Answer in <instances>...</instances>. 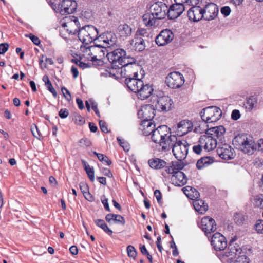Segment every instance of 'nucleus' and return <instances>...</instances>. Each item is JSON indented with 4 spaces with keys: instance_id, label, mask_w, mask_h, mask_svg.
<instances>
[{
    "instance_id": "nucleus-60",
    "label": "nucleus",
    "mask_w": 263,
    "mask_h": 263,
    "mask_svg": "<svg viewBox=\"0 0 263 263\" xmlns=\"http://www.w3.org/2000/svg\"><path fill=\"white\" fill-rule=\"evenodd\" d=\"M99 125L101 130L104 133H107L108 129L106 123L103 121H100Z\"/></svg>"
},
{
    "instance_id": "nucleus-18",
    "label": "nucleus",
    "mask_w": 263,
    "mask_h": 263,
    "mask_svg": "<svg viewBox=\"0 0 263 263\" xmlns=\"http://www.w3.org/2000/svg\"><path fill=\"white\" fill-rule=\"evenodd\" d=\"M173 102L168 96H162L157 99L155 106L158 111H167L171 109Z\"/></svg>"
},
{
    "instance_id": "nucleus-25",
    "label": "nucleus",
    "mask_w": 263,
    "mask_h": 263,
    "mask_svg": "<svg viewBox=\"0 0 263 263\" xmlns=\"http://www.w3.org/2000/svg\"><path fill=\"white\" fill-rule=\"evenodd\" d=\"M189 20L194 22H198L203 18L202 8L200 6H193L187 11Z\"/></svg>"
},
{
    "instance_id": "nucleus-44",
    "label": "nucleus",
    "mask_w": 263,
    "mask_h": 263,
    "mask_svg": "<svg viewBox=\"0 0 263 263\" xmlns=\"http://www.w3.org/2000/svg\"><path fill=\"white\" fill-rule=\"evenodd\" d=\"M203 146L199 143V140L197 143L193 146V151L196 154H200Z\"/></svg>"
},
{
    "instance_id": "nucleus-33",
    "label": "nucleus",
    "mask_w": 263,
    "mask_h": 263,
    "mask_svg": "<svg viewBox=\"0 0 263 263\" xmlns=\"http://www.w3.org/2000/svg\"><path fill=\"white\" fill-rule=\"evenodd\" d=\"M106 220L109 223H111L112 221L116 223H120L122 225H124L125 221L124 218L120 215L108 214L105 217Z\"/></svg>"
},
{
    "instance_id": "nucleus-2",
    "label": "nucleus",
    "mask_w": 263,
    "mask_h": 263,
    "mask_svg": "<svg viewBox=\"0 0 263 263\" xmlns=\"http://www.w3.org/2000/svg\"><path fill=\"white\" fill-rule=\"evenodd\" d=\"M151 138L152 141L158 144L164 152L170 150L171 144L176 141V137L172 135L170 128L164 125L159 126L156 128L153 131Z\"/></svg>"
},
{
    "instance_id": "nucleus-19",
    "label": "nucleus",
    "mask_w": 263,
    "mask_h": 263,
    "mask_svg": "<svg viewBox=\"0 0 263 263\" xmlns=\"http://www.w3.org/2000/svg\"><path fill=\"white\" fill-rule=\"evenodd\" d=\"M199 143L202 145L204 149L208 151L213 150L217 144L216 139L206 134L200 136Z\"/></svg>"
},
{
    "instance_id": "nucleus-54",
    "label": "nucleus",
    "mask_w": 263,
    "mask_h": 263,
    "mask_svg": "<svg viewBox=\"0 0 263 263\" xmlns=\"http://www.w3.org/2000/svg\"><path fill=\"white\" fill-rule=\"evenodd\" d=\"M73 61L74 62V63L77 65H78L80 67L82 68L83 69L87 68V67H88V65L87 64H86L85 63H84V62L81 61L79 60H78V59L73 60V59H72V62H73Z\"/></svg>"
},
{
    "instance_id": "nucleus-52",
    "label": "nucleus",
    "mask_w": 263,
    "mask_h": 263,
    "mask_svg": "<svg viewBox=\"0 0 263 263\" xmlns=\"http://www.w3.org/2000/svg\"><path fill=\"white\" fill-rule=\"evenodd\" d=\"M234 220L235 221L236 223L238 224H240L244 220V218L241 214H237L234 216Z\"/></svg>"
},
{
    "instance_id": "nucleus-45",
    "label": "nucleus",
    "mask_w": 263,
    "mask_h": 263,
    "mask_svg": "<svg viewBox=\"0 0 263 263\" xmlns=\"http://www.w3.org/2000/svg\"><path fill=\"white\" fill-rule=\"evenodd\" d=\"M117 140L120 145L122 146L125 151L128 152L129 150V145L126 142L124 139H121L119 138H117Z\"/></svg>"
},
{
    "instance_id": "nucleus-50",
    "label": "nucleus",
    "mask_w": 263,
    "mask_h": 263,
    "mask_svg": "<svg viewBox=\"0 0 263 263\" xmlns=\"http://www.w3.org/2000/svg\"><path fill=\"white\" fill-rule=\"evenodd\" d=\"M221 13L224 16H228L231 13V9L229 6H224L221 8Z\"/></svg>"
},
{
    "instance_id": "nucleus-7",
    "label": "nucleus",
    "mask_w": 263,
    "mask_h": 263,
    "mask_svg": "<svg viewBox=\"0 0 263 263\" xmlns=\"http://www.w3.org/2000/svg\"><path fill=\"white\" fill-rule=\"evenodd\" d=\"M79 29H81V26L78 18L71 16L67 18L66 22L62 24L60 34L62 37L66 39V33L69 35L78 34Z\"/></svg>"
},
{
    "instance_id": "nucleus-14",
    "label": "nucleus",
    "mask_w": 263,
    "mask_h": 263,
    "mask_svg": "<svg viewBox=\"0 0 263 263\" xmlns=\"http://www.w3.org/2000/svg\"><path fill=\"white\" fill-rule=\"evenodd\" d=\"M150 12L158 19H163L167 15V6L162 2H157L151 6Z\"/></svg>"
},
{
    "instance_id": "nucleus-58",
    "label": "nucleus",
    "mask_w": 263,
    "mask_h": 263,
    "mask_svg": "<svg viewBox=\"0 0 263 263\" xmlns=\"http://www.w3.org/2000/svg\"><path fill=\"white\" fill-rule=\"evenodd\" d=\"M69 112L66 109H61L59 112V115L62 119H64L67 117Z\"/></svg>"
},
{
    "instance_id": "nucleus-21",
    "label": "nucleus",
    "mask_w": 263,
    "mask_h": 263,
    "mask_svg": "<svg viewBox=\"0 0 263 263\" xmlns=\"http://www.w3.org/2000/svg\"><path fill=\"white\" fill-rule=\"evenodd\" d=\"M203 14H204L203 18L207 21L214 20L217 16L218 13V8L217 6L213 3L207 4L202 9Z\"/></svg>"
},
{
    "instance_id": "nucleus-23",
    "label": "nucleus",
    "mask_w": 263,
    "mask_h": 263,
    "mask_svg": "<svg viewBox=\"0 0 263 263\" xmlns=\"http://www.w3.org/2000/svg\"><path fill=\"white\" fill-rule=\"evenodd\" d=\"M193 128L192 122L189 120H184L177 124L176 133L179 136H182L191 132Z\"/></svg>"
},
{
    "instance_id": "nucleus-62",
    "label": "nucleus",
    "mask_w": 263,
    "mask_h": 263,
    "mask_svg": "<svg viewBox=\"0 0 263 263\" xmlns=\"http://www.w3.org/2000/svg\"><path fill=\"white\" fill-rule=\"evenodd\" d=\"M75 122L77 124L81 125L84 124L85 120L81 116H78L75 118Z\"/></svg>"
},
{
    "instance_id": "nucleus-27",
    "label": "nucleus",
    "mask_w": 263,
    "mask_h": 263,
    "mask_svg": "<svg viewBox=\"0 0 263 263\" xmlns=\"http://www.w3.org/2000/svg\"><path fill=\"white\" fill-rule=\"evenodd\" d=\"M155 124L151 120H143L140 124L139 129L145 136L152 135L155 130Z\"/></svg>"
},
{
    "instance_id": "nucleus-15",
    "label": "nucleus",
    "mask_w": 263,
    "mask_h": 263,
    "mask_svg": "<svg viewBox=\"0 0 263 263\" xmlns=\"http://www.w3.org/2000/svg\"><path fill=\"white\" fill-rule=\"evenodd\" d=\"M174 37V33L171 30L164 29L156 36L155 42L159 46H165L172 41Z\"/></svg>"
},
{
    "instance_id": "nucleus-12",
    "label": "nucleus",
    "mask_w": 263,
    "mask_h": 263,
    "mask_svg": "<svg viewBox=\"0 0 263 263\" xmlns=\"http://www.w3.org/2000/svg\"><path fill=\"white\" fill-rule=\"evenodd\" d=\"M130 71H124L123 76L121 77L126 78L125 84L127 85L128 88L132 91L137 93L138 90L142 85L144 84L143 82L140 79H138L137 72H134V75L129 73Z\"/></svg>"
},
{
    "instance_id": "nucleus-32",
    "label": "nucleus",
    "mask_w": 263,
    "mask_h": 263,
    "mask_svg": "<svg viewBox=\"0 0 263 263\" xmlns=\"http://www.w3.org/2000/svg\"><path fill=\"white\" fill-rule=\"evenodd\" d=\"M149 166L154 169H161L164 167H166V162L163 160L155 158L149 159L148 161Z\"/></svg>"
},
{
    "instance_id": "nucleus-5",
    "label": "nucleus",
    "mask_w": 263,
    "mask_h": 263,
    "mask_svg": "<svg viewBox=\"0 0 263 263\" xmlns=\"http://www.w3.org/2000/svg\"><path fill=\"white\" fill-rule=\"evenodd\" d=\"M233 143L237 148L240 149L245 153H250L255 147L254 141L252 137L247 134H239L234 138Z\"/></svg>"
},
{
    "instance_id": "nucleus-4",
    "label": "nucleus",
    "mask_w": 263,
    "mask_h": 263,
    "mask_svg": "<svg viewBox=\"0 0 263 263\" xmlns=\"http://www.w3.org/2000/svg\"><path fill=\"white\" fill-rule=\"evenodd\" d=\"M98 41L95 42L94 45L86 47L84 52L89 57L88 59L92 61L93 64L101 65L103 63V59L108 51Z\"/></svg>"
},
{
    "instance_id": "nucleus-17",
    "label": "nucleus",
    "mask_w": 263,
    "mask_h": 263,
    "mask_svg": "<svg viewBox=\"0 0 263 263\" xmlns=\"http://www.w3.org/2000/svg\"><path fill=\"white\" fill-rule=\"evenodd\" d=\"M211 243L216 251L223 250L227 246V242L224 236L218 232L213 235Z\"/></svg>"
},
{
    "instance_id": "nucleus-11",
    "label": "nucleus",
    "mask_w": 263,
    "mask_h": 263,
    "mask_svg": "<svg viewBox=\"0 0 263 263\" xmlns=\"http://www.w3.org/2000/svg\"><path fill=\"white\" fill-rule=\"evenodd\" d=\"M77 4L74 0H63L58 5L53 6V8L57 13L61 15L73 13L77 9Z\"/></svg>"
},
{
    "instance_id": "nucleus-37",
    "label": "nucleus",
    "mask_w": 263,
    "mask_h": 263,
    "mask_svg": "<svg viewBox=\"0 0 263 263\" xmlns=\"http://www.w3.org/2000/svg\"><path fill=\"white\" fill-rule=\"evenodd\" d=\"M119 34L121 36L126 37L130 36L132 33V28L126 24H121L118 28Z\"/></svg>"
},
{
    "instance_id": "nucleus-6",
    "label": "nucleus",
    "mask_w": 263,
    "mask_h": 263,
    "mask_svg": "<svg viewBox=\"0 0 263 263\" xmlns=\"http://www.w3.org/2000/svg\"><path fill=\"white\" fill-rule=\"evenodd\" d=\"M98 32L97 29L92 25H85L79 29L78 34L79 40L85 44H88L97 41Z\"/></svg>"
},
{
    "instance_id": "nucleus-46",
    "label": "nucleus",
    "mask_w": 263,
    "mask_h": 263,
    "mask_svg": "<svg viewBox=\"0 0 263 263\" xmlns=\"http://www.w3.org/2000/svg\"><path fill=\"white\" fill-rule=\"evenodd\" d=\"M127 252L129 257L134 258L136 257L137 252L135 248L132 246H128L127 247Z\"/></svg>"
},
{
    "instance_id": "nucleus-55",
    "label": "nucleus",
    "mask_w": 263,
    "mask_h": 263,
    "mask_svg": "<svg viewBox=\"0 0 263 263\" xmlns=\"http://www.w3.org/2000/svg\"><path fill=\"white\" fill-rule=\"evenodd\" d=\"M240 117V112L238 110L235 109L232 111L231 114V118L233 120H237Z\"/></svg>"
},
{
    "instance_id": "nucleus-47",
    "label": "nucleus",
    "mask_w": 263,
    "mask_h": 263,
    "mask_svg": "<svg viewBox=\"0 0 263 263\" xmlns=\"http://www.w3.org/2000/svg\"><path fill=\"white\" fill-rule=\"evenodd\" d=\"M31 130L33 135L37 139H39L41 135L36 125L33 124L31 127Z\"/></svg>"
},
{
    "instance_id": "nucleus-1",
    "label": "nucleus",
    "mask_w": 263,
    "mask_h": 263,
    "mask_svg": "<svg viewBox=\"0 0 263 263\" xmlns=\"http://www.w3.org/2000/svg\"><path fill=\"white\" fill-rule=\"evenodd\" d=\"M106 56L112 66L118 68L121 76H123L124 71H130L132 69H134L133 63L134 64V67H136L135 60L133 58L126 57V51L123 49L116 48L112 50L109 49V51H107Z\"/></svg>"
},
{
    "instance_id": "nucleus-40",
    "label": "nucleus",
    "mask_w": 263,
    "mask_h": 263,
    "mask_svg": "<svg viewBox=\"0 0 263 263\" xmlns=\"http://www.w3.org/2000/svg\"><path fill=\"white\" fill-rule=\"evenodd\" d=\"M206 123L204 121H199L195 123L193 125L194 132L197 133H202L205 132L206 133L208 130L206 129L207 125Z\"/></svg>"
},
{
    "instance_id": "nucleus-31",
    "label": "nucleus",
    "mask_w": 263,
    "mask_h": 263,
    "mask_svg": "<svg viewBox=\"0 0 263 263\" xmlns=\"http://www.w3.org/2000/svg\"><path fill=\"white\" fill-rule=\"evenodd\" d=\"M158 20L152 13H146L142 16V21L144 25L147 27H152L158 24Z\"/></svg>"
},
{
    "instance_id": "nucleus-13",
    "label": "nucleus",
    "mask_w": 263,
    "mask_h": 263,
    "mask_svg": "<svg viewBox=\"0 0 263 263\" xmlns=\"http://www.w3.org/2000/svg\"><path fill=\"white\" fill-rule=\"evenodd\" d=\"M165 82L167 86L173 89L180 87L184 83L183 75L179 72H172L166 78Z\"/></svg>"
},
{
    "instance_id": "nucleus-63",
    "label": "nucleus",
    "mask_w": 263,
    "mask_h": 263,
    "mask_svg": "<svg viewBox=\"0 0 263 263\" xmlns=\"http://www.w3.org/2000/svg\"><path fill=\"white\" fill-rule=\"evenodd\" d=\"M101 201H102V204L104 205L105 209L106 211L109 212L110 211V208H109V204L108 203L107 199V198L102 199Z\"/></svg>"
},
{
    "instance_id": "nucleus-56",
    "label": "nucleus",
    "mask_w": 263,
    "mask_h": 263,
    "mask_svg": "<svg viewBox=\"0 0 263 263\" xmlns=\"http://www.w3.org/2000/svg\"><path fill=\"white\" fill-rule=\"evenodd\" d=\"M89 101L91 104L92 109L95 111V113L97 115V116L100 117V115L99 111L97 108V103L92 100H89Z\"/></svg>"
},
{
    "instance_id": "nucleus-42",
    "label": "nucleus",
    "mask_w": 263,
    "mask_h": 263,
    "mask_svg": "<svg viewBox=\"0 0 263 263\" xmlns=\"http://www.w3.org/2000/svg\"><path fill=\"white\" fill-rule=\"evenodd\" d=\"M254 228L258 233L263 234V220H257L254 225Z\"/></svg>"
},
{
    "instance_id": "nucleus-20",
    "label": "nucleus",
    "mask_w": 263,
    "mask_h": 263,
    "mask_svg": "<svg viewBox=\"0 0 263 263\" xmlns=\"http://www.w3.org/2000/svg\"><path fill=\"white\" fill-rule=\"evenodd\" d=\"M233 243V240L230 241L229 249L230 251L229 252V255L227 256H238L237 258V262L238 263H249V258L245 255L240 256L241 253V249L238 246H236Z\"/></svg>"
},
{
    "instance_id": "nucleus-36",
    "label": "nucleus",
    "mask_w": 263,
    "mask_h": 263,
    "mask_svg": "<svg viewBox=\"0 0 263 263\" xmlns=\"http://www.w3.org/2000/svg\"><path fill=\"white\" fill-rule=\"evenodd\" d=\"M182 191L185 195L192 200H195L199 197V194L198 192L191 186L184 187L182 188Z\"/></svg>"
},
{
    "instance_id": "nucleus-43",
    "label": "nucleus",
    "mask_w": 263,
    "mask_h": 263,
    "mask_svg": "<svg viewBox=\"0 0 263 263\" xmlns=\"http://www.w3.org/2000/svg\"><path fill=\"white\" fill-rule=\"evenodd\" d=\"M175 3L183 5L186 3L189 5H197L200 2V0H174Z\"/></svg>"
},
{
    "instance_id": "nucleus-51",
    "label": "nucleus",
    "mask_w": 263,
    "mask_h": 263,
    "mask_svg": "<svg viewBox=\"0 0 263 263\" xmlns=\"http://www.w3.org/2000/svg\"><path fill=\"white\" fill-rule=\"evenodd\" d=\"M9 48V44L4 43L0 44V54H4L8 50Z\"/></svg>"
},
{
    "instance_id": "nucleus-38",
    "label": "nucleus",
    "mask_w": 263,
    "mask_h": 263,
    "mask_svg": "<svg viewBox=\"0 0 263 263\" xmlns=\"http://www.w3.org/2000/svg\"><path fill=\"white\" fill-rule=\"evenodd\" d=\"M257 99L256 97L251 96L248 98L244 102V107L249 111L252 110L256 106Z\"/></svg>"
},
{
    "instance_id": "nucleus-35",
    "label": "nucleus",
    "mask_w": 263,
    "mask_h": 263,
    "mask_svg": "<svg viewBox=\"0 0 263 263\" xmlns=\"http://www.w3.org/2000/svg\"><path fill=\"white\" fill-rule=\"evenodd\" d=\"M193 205L195 210L200 214L204 213L208 209V205L202 200H195Z\"/></svg>"
},
{
    "instance_id": "nucleus-24",
    "label": "nucleus",
    "mask_w": 263,
    "mask_h": 263,
    "mask_svg": "<svg viewBox=\"0 0 263 263\" xmlns=\"http://www.w3.org/2000/svg\"><path fill=\"white\" fill-rule=\"evenodd\" d=\"M155 112L156 109L154 108L153 105L147 104L142 107L138 112V115L141 116L144 120H152L155 116Z\"/></svg>"
},
{
    "instance_id": "nucleus-9",
    "label": "nucleus",
    "mask_w": 263,
    "mask_h": 263,
    "mask_svg": "<svg viewBox=\"0 0 263 263\" xmlns=\"http://www.w3.org/2000/svg\"><path fill=\"white\" fill-rule=\"evenodd\" d=\"M189 144L185 140L177 141L172 142L170 145V149L172 148V152L175 158L181 162L184 159L188 153Z\"/></svg>"
},
{
    "instance_id": "nucleus-61",
    "label": "nucleus",
    "mask_w": 263,
    "mask_h": 263,
    "mask_svg": "<svg viewBox=\"0 0 263 263\" xmlns=\"http://www.w3.org/2000/svg\"><path fill=\"white\" fill-rule=\"evenodd\" d=\"M147 34V31L145 29L143 28H139L135 34V35H137L138 36H145Z\"/></svg>"
},
{
    "instance_id": "nucleus-22",
    "label": "nucleus",
    "mask_w": 263,
    "mask_h": 263,
    "mask_svg": "<svg viewBox=\"0 0 263 263\" xmlns=\"http://www.w3.org/2000/svg\"><path fill=\"white\" fill-rule=\"evenodd\" d=\"M184 5L175 3L167 9V15L169 19L174 20L179 17L184 11Z\"/></svg>"
},
{
    "instance_id": "nucleus-64",
    "label": "nucleus",
    "mask_w": 263,
    "mask_h": 263,
    "mask_svg": "<svg viewBox=\"0 0 263 263\" xmlns=\"http://www.w3.org/2000/svg\"><path fill=\"white\" fill-rule=\"evenodd\" d=\"M154 195L156 198L157 201L160 202L161 199V193L160 191L158 190H156L154 192Z\"/></svg>"
},
{
    "instance_id": "nucleus-28",
    "label": "nucleus",
    "mask_w": 263,
    "mask_h": 263,
    "mask_svg": "<svg viewBox=\"0 0 263 263\" xmlns=\"http://www.w3.org/2000/svg\"><path fill=\"white\" fill-rule=\"evenodd\" d=\"M130 45L132 49L137 51H142L145 48L144 40L137 35H135L134 38L130 41Z\"/></svg>"
},
{
    "instance_id": "nucleus-10",
    "label": "nucleus",
    "mask_w": 263,
    "mask_h": 263,
    "mask_svg": "<svg viewBox=\"0 0 263 263\" xmlns=\"http://www.w3.org/2000/svg\"><path fill=\"white\" fill-rule=\"evenodd\" d=\"M98 42L108 51L112 50L118 47L117 44V37L112 32H106L102 33L98 37Z\"/></svg>"
},
{
    "instance_id": "nucleus-49",
    "label": "nucleus",
    "mask_w": 263,
    "mask_h": 263,
    "mask_svg": "<svg viewBox=\"0 0 263 263\" xmlns=\"http://www.w3.org/2000/svg\"><path fill=\"white\" fill-rule=\"evenodd\" d=\"M61 91L65 99L68 101H70L71 99V96L69 90H68L65 87H63L61 88Z\"/></svg>"
},
{
    "instance_id": "nucleus-26",
    "label": "nucleus",
    "mask_w": 263,
    "mask_h": 263,
    "mask_svg": "<svg viewBox=\"0 0 263 263\" xmlns=\"http://www.w3.org/2000/svg\"><path fill=\"white\" fill-rule=\"evenodd\" d=\"M233 149L228 144H223L218 147L217 153L220 157L224 160H230L233 158Z\"/></svg>"
},
{
    "instance_id": "nucleus-57",
    "label": "nucleus",
    "mask_w": 263,
    "mask_h": 263,
    "mask_svg": "<svg viewBox=\"0 0 263 263\" xmlns=\"http://www.w3.org/2000/svg\"><path fill=\"white\" fill-rule=\"evenodd\" d=\"M80 143L81 145L85 146L86 147H88L91 146V143L90 141L87 138H83L80 140Z\"/></svg>"
},
{
    "instance_id": "nucleus-8",
    "label": "nucleus",
    "mask_w": 263,
    "mask_h": 263,
    "mask_svg": "<svg viewBox=\"0 0 263 263\" xmlns=\"http://www.w3.org/2000/svg\"><path fill=\"white\" fill-rule=\"evenodd\" d=\"M201 118L205 123H213L219 120L222 116V111L218 107L211 106L203 108L200 112Z\"/></svg>"
},
{
    "instance_id": "nucleus-53",
    "label": "nucleus",
    "mask_w": 263,
    "mask_h": 263,
    "mask_svg": "<svg viewBox=\"0 0 263 263\" xmlns=\"http://www.w3.org/2000/svg\"><path fill=\"white\" fill-rule=\"evenodd\" d=\"M47 89L53 95L54 98L57 97V93L54 88L53 87L51 83L46 85Z\"/></svg>"
},
{
    "instance_id": "nucleus-48",
    "label": "nucleus",
    "mask_w": 263,
    "mask_h": 263,
    "mask_svg": "<svg viewBox=\"0 0 263 263\" xmlns=\"http://www.w3.org/2000/svg\"><path fill=\"white\" fill-rule=\"evenodd\" d=\"M26 37H28L30 39L32 42L36 45H39L40 44V40L38 37L35 35L32 34L31 33L27 35L26 34Z\"/></svg>"
},
{
    "instance_id": "nucleus-59",
    "label": "nucleus",
    "mask_w": 263,
    "mask_h": 263,
    "mask_svg": "<svg viewBox=\"0 0 263 263\" xmlns=\"http://www.w3.org/2000/svg\"><path fill=\"white\" fill-rule=\"evenodd\" d=\"M95 223L98 227L101 228L102 229L104 228V227L106 226V224L105 223L104 221L102 219H97L95 221Z\"/></svg>"
},
{
    "instance_id": "nucleus-30",
    "label": "nucleus",
    "mask_w": 263,
    "mask_h": 263,
    "mask_svg": "<svg viewBox=\"0 0 263 263\" xmlns=\"http://www.w3.org/2000/svg\"><path fill=\"white\" fill-rule=\"evenodd\" d=\"M225 133V128L223 126H218L208 129L206 134L212 136L215 138L221 140Z\"/></svg>"
},
{
    "instance_id": "nucleus-3",
    "label": "nucleus",
    "mask_w": 263,
    "mask_h": 263,
    "mask_svg": "<svg viewBox=\"0 0 263 263\" xmlns=\"http://www.w3.org/2000/svg\"><path fill=\"white\" fill-rule=\"evenodd\" d=\"M183 167L184 165L182 162L173 161L166 166L165 172H162V175L166 176V174H172L171 178L172 183L176 186H181L187 182V178L185 174L180 171Z\"/></svg>"
},
{
    "instance_id": "nucleus-16",
    "label": "nucleus",
    "mask_w": 263,
    "mask_h": 263,
    "mask_svg": "<svg viewBox=\"0 0 263 263\" xmlns=\"http://www.w3.org/2000/svg\"><path fill=\"white\" fill-rule=\"evenodd\" d=\"M199 227L206 236L216 231L217 229L214 219L208 216L202 218Z\"/></svg>"
},
{
    "instance_id": "nucleus-39",
    "label": "nucleus",
    "mask_w": 263,
    "mask_h": 263,
    "mask_svg": "<svg viewBox=\"0 0 263 263\" xmlns=\"http://www.w3.org/2000/svg\"><path fill=\"white\" fill-rule=\"evenodd\" d=\"M79 186L80 190L84 195L85 198L89 201H92L93 197L89 192V187L88 185L84 182H81L80 183Z\"/></svg>"
},
{
    "instance_id": "nucleus-34",
    "label": "nucleus",
    "mask_w": 263,
    "mask_h": 263,
    "mask_svg": "<svg viewBox=\"0 0 263 263\" xmlns=\"http://www.w3.org/2000/svg\"><path fill=\"white\" fill-rule=\"evenodd\" d=\"M213 162L214 159L213 157L209 156L203 157L198 160L196 166L198 169L200 170L211 164Z\"/></svg>"
},
{
    "instance_id": "nucleus-29",
    "label": "nucleus",
    "mask_w": 263,
    "mask_h": 263,
    "mask_svg": "<svg viewBox=\"0 0 263 263\" xmlns=\"http://www.w3.org/2000/svg\"><path fill=\"white\" fill-rule=\"evenodd\" d=\"M153 90L154 89L152 86L148 84L144 85L143 84L136 93L139 99L145 100L152 95Z\"/></svg>"
},
{
    "instance_id": "nucleus-41",
    "label": "nucleus",
    "mask_w": 263,
    "mask_h": 263,
    "mask_svg": "<svg viewBox=\"0 0 263 263\" xmlns=\"http://www.w3.org/2000/svg\"><path fill=\"white\" fill-rule=\"evenodd\" d=\"M85 170L90 179V180L93 182L95 180L94 171L89 165L85 164Z\"/></svg>"
}]
</instances>
